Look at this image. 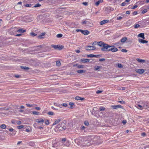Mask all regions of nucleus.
Returning <instances> with one entry per match:
<instances>
[{
    "mask_svg": "<svg viewBox=\"0 0 149 149\" xmlns=\"http://www.w3.org/2000/svg\"><path fill=\"white\" fill-rule=\"evenodd\" d=\"M81 24L87 28L91 27L93 25L92 22L88 19L83 20L82 21Z\"/></svg>",
    "mask_w": 149,
    "mask_h": 149,
    "instance_id": "nucleus-1",
    "label": "nucleus"
},
{
    "mask_svg": "<svg viewBox=\"0 0 149 149\" xmlns=\"http://www.w3.org/2000/svg\"><path fill=\"white\" fill-rule=\"evenodd\" d=\"M98 45L100 47H102L101 48V50L104 52H105L107 48L109 47L108 44L105 43L103 42L100 41L98 42Z\"/></svg>",
    "mask_w": 149,
    "mask_h": 149,
    "instance_id": "nucleus-2",
    "label": "nucleus"
},
{
    "mask_svg": "<svg viewBox=\"0 0 149 149\" xmlns=\"http://www.w3.org/2000/svg\"><path fill=\"white\" fill-rule=\"evenodd\" d=\"M109 47L107 48L105 52L111 51L113 52H115L118 51V49L115 47L114 46H110L108 45Z\"/></svg>",
    "mask_w": 149,
    "mask_h": 149,
    "instance_id": "nucleus-3",
    "label": "nucleus"
},
{
    "mask_svg": "<svg viewBox=\"0 0 149 149\" xmlns=\"http://www.w3.org/2000/svg\"><path fill=\"white\" fill-rule=\"evenodd\" d=\"M83 141V139L81 137H79V138L76 139L75 140V142L78 145H79Z\"/></svg>",
    "mask_w": 149,
    "mask_h": 149,
    "instance_id": "nucleus-4",
    "label": "nucleus"
},
{
    "mask_svg": "<svg viewBox=\"0 0 149 149\" xmlns=\"http://www.w3.org/2000/svg\"><path fill=\"white\" fill-rule=\"evenodd\" d=\"M96 49V47L94 46H86L85 47V49L86 50H95Z\"/></svg>",
    "mask_w": 149,
    "mask_h": 149,
    "instance_id": "nucleus-5",
    "label": "nucleus"
},
{
    "mask_svg": "<svg viewBox=\"0 0 149 149\" xmlns=\"http://www.w3.org/2000/svg\"><path fill=\"white\" fill-rule=\"evenodd\" d=\"M66 141V139L65 138L61 140L60 141L59 143H59V145L60 146H63V145H65V142Z\"/></svg>",
    "mask_w": 149,
    "mask_h": 149,
    "instance_id": "nucleus-6",
    "label": "nucleus"
},
{
    "mask_svg": "<svg viewBox=\"0 0 149 149\" xmlns=\"http://www.w3.org/2000/svg\"><path fill=\"white\" fill-rule=\"evenodd\" d=\"M111 107H112L113 109H116L118 108H122L123 107L120 105H111Z\"/></svg>",
    "mask_w": 149,
    "mask_h": 149,
    "instance_id": "nucleus-7",
    "label": "nucleus"
},
{
    "mask_svg": "<svg viewBox=\"0 0 149 149\" xmlns=\"http://www.w3.org/2000/svg\"><path fill=\"white\" fill-rule=\"evenodd\" d=\"M136 71L140 74L143 73L144 72V70L143 69H136L135 70Z\"/></svg>",
    "mask_w": 149,
    "mask_h": 149,
    "instance_id": "nucleus-8",
    "label": "nucleus"
},
{
    "mask_svg": "<svg viewBox=\"0 0 149 149\" xmlns=\"http://www.w3.org/2000/svg\"><path fill=\"white\" fill-rule=\"evenodd\" d=\"M66 128V127L63 126V127L61 126L60 125H58L56 127V129H58V130H62L63 129H65Z\"/></svg>",
    "mask_w": 149,
    "mask_h": 149,
    "instance_id": "nucleus-9",
    "label": "nucleus"
},
{
    "mask_svg": "<svg viewBox=\"0 0 149 149\" xmlns=\"http://www.w3.org/2000/svg\"><path fill=\"white\" fill-rule=\"evenodd\" d=\"M109 22V20H103L100 22V24L102 25L105 23H108Z\"/></svg>",
    "mask_w": 149,
    "mask_h": 149,
    "instance_id": "nucleus-10",
    "label": "nucleus"
},
{
    "mask_svg": "<svg viewBox=\"0 0 149 149\" xmlns=\"http://www.w3.org/2000/svg\"><path fill=\"white\" fill-rule=\"evenodd\" d=\"M138 36L139 37L143 39H145V38L144 37V33H141L139 34Z\"/></svg>",
    "mask_w": 149,
    "mask_h": 149,
    "instance_id": "nucleus-11",
    "label": "nucleus"
},
{
    "mask_svg": "<svg viewBox=\"0 0 149 149\" xmlns=\"http://www.w3.org/2000/svg\"><path fill=\"white\" fill-rule=\"evenodd\" d=\"M81 61L82 63H85L89 62V60L88 59L82 58L81 59Z\"/></svg>",
    "mask_w": 149,
    "mask_h": 149,
    "instance_id": "nucleus-12",
    "label": "nucleus"
},
{
    "mask_svg": "<svg viewBox=\"0 0 149 149\" xmlns=\"http://www.w3.org/2000/svg\"><path fill=\"white\" fill-rule=\"evenodd\" d=\"M102 68V66L96 65L94 66V70H95L99 71L100 69H101Z\"/></svg>",
    "mask_w": 149,
    "mask_h": 149,
    "instance_id": "nucleus-13",
    "label": "nucleus"
},
{
    "mask_svg": "<svg viewBox=\"0 0 149 149\" xmlns=\"http://www.w3.org/2000/svg\"><path fill=\"white\" fill-rule=\"evenodd\" d=\"M36 121L38 123H42L44 122V121L43 119L40 118L39 119H37L36 120Z\"/></svg>",
    "mask_w": 149,
    "mask_h": 149,
    "instance_id": "nucleus-14",
    "label": "nucleus"
},
{
    "mask_svg": "<svg viewBox=\"0 0 149 149\" xmlns=\"http://www.w3.org/2000/svg\"><path fill=\"white\" fill-rule=\"evenodd\" d=\"M84 35H87L90 33V32L87 30H82L81 33Z\"/></svg>",
    "mask_w": 149,
    "mask_h": 149,
    "instance_id": "nucleus-15",
    "label": "nucleus"
},
{
    "mask_svg": "<svg viewBox=\"0 0 149 149\" xmlns=\"http://www.w3.org/2000/svg\"><path fill=\"white\" fill-rule=\"evenodd\" d=\"M75 100H81V101L83 100H84V98L81 97L79 96L76 97H75Z\"/></svg>",
    "mask_w": 149,
    "mask_h": 149,
    "instance_id": "nucleus-16",
    "label": "nucleus"
},
{
    "mask_svg": "<svg viewBox=\"0 0 149 149\" xmlns=\"http://www.w3.org/2000/svg\"><path fill=\"white\" fill-rule=\"evenodd\" d=\"M136 60L139 63H144L145 62V60L143 59H141L140 58H137Z\"/></svg>",
    "mask_w": 149,
    "mask_h": 149,
    "instance_id": "nucleus-17",
    "label": "nucleus"
},
{
    "mask_svg": "<svg viewBox=\"0 0 149 149\" xmlns=\"http://www.w3.org/2000/svg\"><path fill=\"white\" fill-rule=\"evenodd\" d=\"M127 39V38L126 37H124L121 39L120 41L124 43L126 41Z\"/></svg>",
    "mask_w": 149,
    "mask_h": 149,
    "instance_id": "nucleus-18",
    "label": "nucleus"
},
{
    "mask_svg": "<svg viewBox=\"0 0 149 149\" xmlns=\"http://www.w3.org/2000/svg\"><path fill=\"white\" fill-rule=\"evenodd\" d=\"M26 31V30H24L23 29H20L18 30L17 31V32L23 33L25 32Z\"/></svg>",
    "mask_w": 149,
    "mask_h": 149,
    "instance_id": "nucleus-19",
    "label": "nucleus"
},
{
    "mask_svg": "<svg viewBox=\"0 0 149 149\" xmlns=\"http://www.w3.org/2000/svg\"><path fill=\"white\" fill-rule=\"evenodd\" d=\"M61 120L60 119H58L56 120V121L54 123H53V125H56V124L58 123Z\"/></svg>",
    "mask_w": 149,
    "mask_h": 149,
    "instance_id": "nucleus-20",
    "label": "nucleus"
},
{
    "mask_svg": "<svg viewBox=\"0 0 149 149\" xmlns=\"http://www.w3.org/2000/svg\"><path fill=\"white\" fill-rule=\"evenodd\" d=\"M136 107L140 109H143V107L141 105L137 104L136 106Z\"/></svg>",
    "mask_w": 149,
    "mask_h": 149,
    "instance_id": "nucleus-21",
    "label": "nucleus"
},
{
    "mask_svg": "<svg viewBox=\"0 0 149 149\" xmlns=\"http://www.w3.org/2000/svg\"><path fill=\"white\" fill-rule=\"evenodd\" d=\"M103 1V0H99L95 4L97 6H98L100 3L102 2Z\"/></svg>",
    "mask_w": 149,
    "mask_h": 149,
    "instance_id": "nucleus-22",
    "label": "nucleus"
},
{
    "mask_svg": "<svg viewBox=\"0 0 149 149\" xmlns=\"http://www.w3.org/2000/svg\"><path fill=\"white\" fill-rule=\"evenodd\" d=\"M88 57L92 58L94 57H96V56L95 55H94L93 54H90L88 55Z\"/></svg>",
    "mask_w": 149,
    "mask_h": 149,
    "instance_id": "nucleus-23",
    "label": "nucleus"
},
{
    "mask_svg": "<svg viewBox=\"0 0 149 149\" xmlns=\"http://www.w3.org/2000/svg\"><path fill=\"white\" fill-rule=\"evenodd\" d=\"M116 66H118V67L120 68H122L123 67V65L120 64V63H118L116 64Z\"/></svg>",
    "mask_w": 149,
    "mask_h": 149,
    "instance_id": "nucleus-24",
    "label": "nucleus"
},
{
    "mask_svg": "<svg viewBox=\"0 0 149 149\" xmlns=\"http://www.w3.org/2000/svg\"><path fill=\"white\" fill-rule=\"evenodd\" d=\"M0 127L3 129H5L6 127V126L4 124H2L1 125Z\"/></svg>",
    "mask_w": 149,
    "mask_h": 149,
    "instance_id": "nucleus-25",
    "label": "nucleus"
},
{
    "mask_svg": "<svg viewBox=\"0 0 149 149\" xmlns=\"http://www.w3.org/2000/svg\"><path fill=\"white\" fill-rule=\"evenodd\" d=\"M52 47H53L55 49H58V45H52Z\"/></svg>",
    "mask_w": 149,
    "mask_h": 149,
    "instance_id": "nucleus-26",
    "label": "nucleus"
},
{
    "mask_svg": "<svg viewBox=\"0 0 149 149\" xmlns=\"http://www.w3.org/2000/svg\"><path fill=\"white\" fill-rule=\"evenodd\" d=\"M144 1H139L138 2H137L136 3H139V4H143L144 3Z\"/></svg>",
    "mask_w": 149,
    "mask_h": 149,
    "instance_id": "nucleus-27",
    "label": "nucleus"
},
{
    "mask_svg": "<svg viewBox=\"0 0 149 149\" xmlns=\"http://www.w3.org/2000/svg\"><path fill=\"white\" fill-rule=\"evenodd\" d=\"M29 145L30 146H34L35 145V143L33 142H31L29 143Z\"/></svg>",
    "mask_w": 149,
    "mask_h": 149,
    "instance_id": "nucleus-28",
    "label": "nucleus"
},
{
    "mask_svg": "<svg viewBox=\"0 0 149 149\" xmlns=\"http://www.w3.org/2000/svg\"><path fill=\"white\" fill-rule=\"evenodd\" d=\"M21 67L22 69H23L24 70H29V68L28 67L21 66Z\"/></svg>",
    "mask_w": 149,
    "mask_h": 149,
    "instance_id": "nucleus-29",
    "label": "nucleus"
},
{
    "mask_svg": "<svg viewBox=\"0 0 149 149\" xmlns=\"http://www.w3.org/2000/svg\"><path fill=\"white\" fill-rule=\"evenodd\" d=\"M32 113L34 115H38L39 114V112L36 111H33L32 112Z\"/></svg>",
    "mask_w": 149,
    "mask_h": 149,
    "instance_id": "nucleus-30",
    "label": "nucleus"
},
{
    "mask_svg": "<svg viewBox=\"0 0 149 149\" xmlns=\"http://www.w3.org/2000/svg\"><path fill=\"white\" fill-rule=\"evenodd\" d=\"M105 108L101 106L100 107V111H104L105 110Z\"/></svg>",
    "mask_w": 149,
    "mask_h": 149,
    "instance_id": "nucleus-31",
    "label": "nucleus"
},
{
    "mask_svg": "<svg viewBox=\"0 0 149 149\" xmlns=\"http://www.w3.org/2000/svg\"><path fill=\"white\" fill-rule=\"evenodd\" d=\"M41 6V5L39 3H37L34 6V7L35 8L38 7H40Z\"/></svg>",
    "mask_w": 149,
    "mask_h": 149,
    "instance_id": "nucleus-32",
    "label": "nucleus"
},
{
    "mask_svg": "<svg viewBox=\"0 0 149 149\" xmlns=\"http://www.w3.org/2000/svg\"><path fill=\"white\" fill-rule=\"evenodd\" d=\"M77 72L79 73H81L84 72L83 70H80L77 71Z\"/></svg>",
    "mask_w": 149,
    "mask_h": 149,
    "instance_id": "nucleus-33",
    "label": "nucleus"
},
{
    "mask_svg": "<svg viewBox=\"0 0 149 149\" xmlns=\"http://www.w3.org/2000/svg\"><path fill=\"white\" fill-rule=\"evenodd\" d=\"M61 63L60 61H56V65L58 66H59L61 65Z\"/></svg>",
    "mask_w": 149,
    "mask_h": 149,
    "instance_id": "nucleus-34",
    "label": "nucleus"
},
{
    "mask_svg": "<svg viewBox=\"0 0 149 149\" xmlns=\"http://www.w3.org/2000/svg\"><path fill=\"white\" fill-rule=\"evenodd\" d=\"M49 115H54V113L52 111H49L47 113Z\"/></svg>",
    "mask_w": 149,
    "mask_h": 149,
    "instance_id": "nucleus-35",
    "label": "nucleus"
},
{
    "mask_svg": "<svg viewBox=\"0 0 149 149\" xmlns=\"http://www.w3.org/2000/svg\"><path fill=\"white\" fill-rule=\"evenodd\" d=\"M45 34V33H42L41 34V35L39 36V38H42V36H44Z\"/></svg>",
    "mask_w": 149,
    "mask_h": 149,
    "instance_id": "nucleus-36",
    "label": "nucleus"
},
{
    "mask_svg": "<svg viewBox=\"0 0 149 149\" xmlns=\"http://www.w3.org/2000/svg\"><path fill=\"white\" fill-rule=\"evenodd\" d=\"M63 35L61 34H58L57 35V38H61L62 36Z\"/></svg>",
    "mask_w": 149,
    "mask_h": 149,
    "instance_id": "nucleus-37",
    "label": "nucleus"
},
{
    "mask_svg": "<svg viewBox=\"0 0 149 149\" xmlns=\"http://www.w3.org/2000/svg\"><path fill=\"white\" fill-rule=\"evenodd\" d=\"M147 9H145L143 10L141 12L142 14H144L147 12Z\"/></svg>",
    "mask_w": 149,
    "mask_h": 149,
    "instance_id": "nucleus-38",
    "label": "nucleus"
},
{
    "mask_svg": "<svg viewBox=\"0 0 149 149\" xmlns=\"http://www.w3.org/2000/svg\"><path fill=\"white\" fill-rule=\"evenodd\" d=\"M58 49L59 50H61L63 48V46L62 45L60 46L58 45Z\"/></svg>",
    "mask_w": 149,
    "mask_h": 149,
    "instance_id": "nucleus-39",
    "label": "nucleus"
},
{
    "mask_svg": "<svg viewBox=\"0 0 149 149\" xmlns=\"http://www.w3.org/2000/svg\"><path fill=\"white\" fill-rule=\"evenodd\" d=\"M24 127V126L22 125H19L17 126V128L19 129H21L22 128Z\"/></svg>",
    "mask_w": 149,
    "mask_h": 149,
    "instance_id": "nucleus-40",
    "label": "nucleus"
},
{
    "mask_svg": "<svg viewBox=\"0 0 149 149\" xmlns=\"http://www.w3.org/2000/svg\"><path fill=\"white\" fill-rule=\"evenodd\" d=\"M97 44L98 45V42L96 41H94L92 43V45L93 46H94L96 45Z\"/></svg>",
    "mask_w": 149,
    "mask_h": 149,
    "instance_id": "nucleus-41",
    "label": "nucleus"
},
{
    "mask_svg": "<svg viewBox=\"0 0 149 149\" xmlns=\"http://www.w3.org/2000/svg\"><path fill=\"white\" fill-rule=\"evenodd\" d=\"M140 25L139 24H136L134 25V28H137L139 27Z\"/></svg>",
    "mask_w": 149,
    "mask_h": 149,
    "instance_id": "nucleus-42",
    "label": "nucleus"
},
{
    "mask_svg": "<svg viewBox=\"0 0 149 149\" xmlns=\"http://www.w3.org/2000/svg\"><path fill=\"white\" fill-rule=\"evenodd\" d=\"M146 134L145 132H143L141 133V135L143 136H146Z\"/></svg>",
    "mask_w": 149,
    "mask_h": 149,
    "instance_id": "nucleus-43",
    "label": "nucleus"
},
{
    "mask_svg": "<svg viewBox=\"0 0 149 149\" xmlns=\"http://www.w3.org/2000/svg\"><path fill=\"white\" fill-rule=\"evenodd\" d=\"M55 105L56 106H57L59 107H61L62 106V105L61 104H58L56 103L55 104Z\"/></svg>",
    "mask_w": 149,
    "mask_h": 149,
    "instance_id": "nucleus-44",
    "label": "nucleus"
},
{
    "mask_svg": "<svg viewBox=\"0 0 149 149\" xmlns=\"http://www.w3.org/2000/svg\"><path fill=\"white\" fill-rule=\"evenodd\" d=\"M118 102L120 103L121 104H124L125 103V102L123 101H118Z\"/></svg>",
    "mask_w": 149,
    "mask_h": 149,
    "instance_id": "nucleus-45",
    "label": "nucleus"
},
{
    "mask_svg": "<svg viewBox=\"0 0 149 149\" xmlns=\"http://www.w3.org/2000/svg\"><path fill=\"white\" fill-rule=\"evenodd\" d=\"M30 34L31 36H36V34L35 33L33 32H32Z\"/></svg>",
    "mask_w": 149,
    "mask_h": 149,
    "instance_id": "nucleus-46",
    "label": "nucleus"
},
{
    "mask_svg": "<svg viewBox=\"0 0 149 149\" xmlns=\"http://www.w3.org/2000/svg\"><path fill=\"white\" fill-rule=\"evenodd\" d=\"M45 123L47 125L49 124V122L48 120H46L45 121Z\"/></svg>",
    "mask_w": 149,
    "mask_h": 149,
    "instance_id": "nucleus-47",
    "label": "nucleus"
},
{
    "mask_svg": "<svg viewBox=\"0 0 149 149\" xmlns=\"http://www.w3.org/2000/svg\"><path fill=\"white\" fill-rule=\"evenodd\" d=\"M143 39H139V40H138L139 42H140V43H143Z\"/></svg>",
    "mask_w": 149,
    "mask_h": 149,
    "instance_id": "nucleus-48",
    "label": "nucleus"
},
{
    "mask_svg": "<svg viewBox=\"0 0 149 149\" xmlns=\"http://www.w3.org/2000/svg\"><path fill=\"white\" fill-rule=\"evenodd\" d=\"M121 51L123 52H127V50L125 49H123L121 50Z\"/></svg>",
    "mask_w": 149,
    "mask_h": 149,
    "instance_id": "nucleus-49",
    "label": "nucleus"
},
{
    "mask_svg": "<svg viewBox=\"0 0 149 149\" xmlns=\"http://www.w3.org/2000/svg\"><path fill=\"white\" fill-rule=\"evenodd\" d=\"M126 5V3L125 2H123L121 4V6H125Z\"/></svg>",
    "mask_w": 149,
    "mask_h": 149,
    "instance_id": "nucleus-50",
    "label": "nucleus"
},
{
    "mask_svg": "<svg viewBox=\"0 0 149 149\" xmlns=\"http://www.w3.org/2000/svg\"><path fill=\"white\" fill-rule=\"evenodd\" d=\"M31 4H26L25 5L26 7H29L31 6Z\"/></svg>",
    "mask_w": 149,
    "mask_h": 149,
    "instance_id": "nucleus-51",
    "label": "nucleus"
},
{
    "mask_svg": "<svg viewBox=\"0 0 149 149\" xmlns=\"http://www.w3.org/2000/svg\"><path fill=\"white\" fill-rule=\"evenodd\" d=\"M84 124L86 126H88L89 125V123L87 121H85L84 122Z\"/></svg>",
    "mask_w": 149,
    "mask_h": 149,
    "instance_id": "nucleus-52",
    "label": "nucleus"
},
{
    "mask_svg": "<svg viewBox=\"0 0 149 149\" xmlns=\"http://www.w3.org/2000/svg\"><path fill=\"white\" fill-rule=\"evenodd\" d=\"M138 6L137 5H135L132 8V9H134L137 7Z\"/></svg>",
    "mask_w": 149,
    "mask_h": 149,
    "instance_id": "nucleus-53",
    "label": "nucleus"
},
{
    "mask_svg": "<svg viewBox=\"0 0 149 149\" xmlns=\"http://www.w3.org/2000/svg\"><path fill=\"white\" fill-rule=\"evenodd\" d=\"M26 105L28 107H32V105H31V104H26Z\"/></svg>",
    "mask_w": 149,
    "mask_h": 149,
    "instance_id": "nucleus-54",
    "label": "nucleus"
},
{
    "mask_svg": "<svg viewBox=\"0 0 149 149\" xmlns=\"http://www.w3.org/2000/svg\"><path fill=\"white\" fill-rule=\"evenodd\" d=\"M78 68H83V66L82 65H79L77 66Z\"/></svg>",
    "mask_w": 149,
    "mask_h": 149,
    "instance_id": "nucleus-55",
    "label": "nucleus"
},
{
    "mask_svg": "<svg viewBox=\"0 0 149 149\" xmlns=\"http://www.w3.org/2000/svg\"><path fill=\"white\" fill-rule=\"evenodd\" d=\"M102 91H100L98 90V91H96V93H97V94H99V93H102Z\"/></svg>",
    "mask_w": 149,
    "mask_h": 149,
    "instance_id": "nucleus-56",
    "label": "nucleus"
},
{
    "mask_svg": "<svg viewBox=\"0 0 149 149\" xmlns=\"http://www.w3.org/2000/svg\"><path fill=\"white\" fill-rule=\"evenodd\" d=\"M148 42V41H147L143 40L142 43L144 44V43H147Z\"/></svg>",
    "mask_w": 149,
    "mask_h": 149,
    "instance_id": "nucleus-57",
    "label": "nucleus"
},
{
    "mask_svg": "<svg viewBox=\"0 0 149 149\" xmlns=\"http://www.w3.org/2000/svg\"><path fill=\"white\" fill-rule=\"evenodd\" d=\"M122 18V17H118L117 18V19L118 20H119L121 19Z\"/></svg>",
    "mask_w": 149,
    "mask_h": 149,
    "instance_id": "nucleus-58",
    "label": "nucleus"
},
{
    "mask_svg": "<svg viewBox=\"0 0 149 149\" xmlns=\"http://www.w3.org/2000/svg\"><path fill=\"white\" fill-rule=\"evenodd\" d=\"M137 13L136 11H134L133 12V14L134 15H135L137 14Z\"/></svg>",
    "mask_w": 149,
    "mask_h": 149,
    "instance_id": "nucleus-59",
    "label": "nucleus"
},
{
    "mask_svg": "<svg viewBox=\"0 0 149 149\" xmlns=\"http://www.w3.org/2000/svg\"><path fill=\"white\" fill-rule=\"evenodd\" d=\"M17 123L18 125H20L21 124V122L20 121H18L17 122Z\"/></svg>",
    "mask_w": 149,
    "mask_h": 149,
    "instance_id": "nucleus-60",
    "label": "nucleus"
},
{
    "mask_svg": "<svg viewBox=\"0 0 149 149\" xmlns=\"http://www.w3.org/2000/svg\"><path fill=\"white\" fill-rule=\"evenodd\" d=\"M124 124H125L127 123V121L125 120H123L122 122Z\"/></svg>",
    "mask_w": 149,
    "mask_h": 149,
    "instance_id": "nucleus-61",
    "label": "nucleus"
},
{
    "mask_svg": "<svg viewBox=\"0 0 149 149\" xmlns=\"http://www.w3.org/2000/svg\"><path fill=\"white\" fill-rule=\"evenodd\" d=\"M105 60L104 58H101L99 59V61H104Z\"/></svg>",
    "mask_w": 149,
    "mask_h": 149,
    "instance_id": "nucleus-62",
    "label": "nucleus"
},
{
    "mask_svg": "<svg viewBox=\"0 0 149 149\" xmlns=\"http://www.w3.org/2000/svg\"><path fill=\"white\" fill-rule=\"evenodd\" d=\"M62 106L64 107H66L67 106V104L66 103H63Z\"/></svg>",
    "mask_w": 149,
    "mask_h": 149,
    "instance_id": "nucleus-63",
    "label": "nucleus"
},
{
    "mask_svg": "<svg viewBox=\"0 0 149 149\" xmlns=\"http://www.w3.org/2000/svg\"><path fill=\"white\" fill-rule=\"evenodd\" d=\"M35 109H36V110H40V107H36L35 108Z\"/></svg>",
    "mask_w": 149,
    "mask_h": 149,
    "instance_id": "nucleus-64",
    "label": "nucleus"
}]
</instances>
